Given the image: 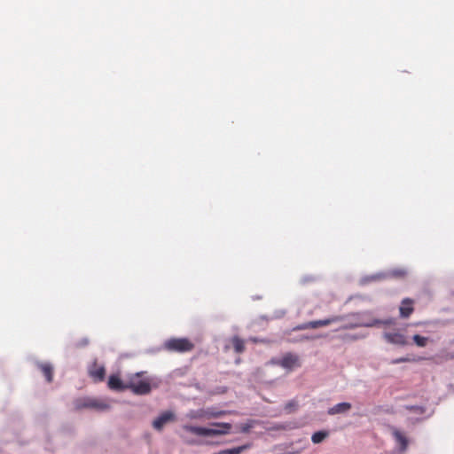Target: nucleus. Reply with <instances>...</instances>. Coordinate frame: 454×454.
Wrapping results in <instances>:
<instances>
[{
  "mask_svg": "<svg viewBox=\"0 0 454 454\" xmlns=\"http://www.w3.org/2000/svg\"><path fill=\"white\" fill-rule=\"evenodd\" d=\"M302 340H310V338L306 336V337H303Z\"/></svg>",
  "mask_w": 454,
  "mask_h": 454,
  "instance_id": "obj_26",
  "label": "nucleus"
},
{
  "mask_svg": "<svg viewBox=\"0 0 454 454\" xmlns=\"http://www.w3.org/2000/svg\"><path fill=\"white\" fill-rule=\"evenodd\" d=\"M411 360L408 357H401V358L393 360L392 364L406 363V362H411Z\"/></svg>",
  "mask_w": 454,
  "mask_h": 454,
  "instance_id": "obj_21",
  "label": "nucleus"
},
{
  "mask_svg": "<svg viewBox=\"0 0 454 454\" xmlns=\"http://www.w3.org/2000/svg\"><path fill=\"white\" fill-rule=\"evenodd\" d=\"M173 420H175V414L172 411H165L153 420V426L160 431L167 423Z\"/></svg>",
  "mask_w": 454,
  "mask_h": 454,
  "instance_id": "obj_9",
  "label": "nucleus"
},
{
  "mask_svg": "<svg viewBox=\"0 0 454 454\" xmlns=\"http://www.w3.org/2000/svg\"><path fill=\"white\" fill-rule=\"evenodd\" d=\"M328 435L329 433L327 431H317L312 434L311 441L313 443L317 444L322 442Z\"/></svg>",
  "mask_w": 454,
  "mask_h": 454,
  "instance_id": "obj_17",
  "label": "nucleus"
},
{
  "mask_svg": "<svg viewBox=\"0 0 454 454\" xmlns=\"http://www.w3.org/2000/svg\"><path fill=\"white\" fill-rule=\"evenodd\" d=\"M405 273L406 272L403 270L394 271V275L398 276V277H403L405 275Z\"/></svg>",
  "mask_w": 454,
  "mask_h": 454,
  "instance_id": "obj_25",
  "label": "nucleus"
},
{
  "mask_svg": "<svg viewBox=\"0 0 454 454\" xmlns=\"http://www.w3.org/2000/svg\"><path fill=\"white\" fill-rule=\"evenodd\" d=\"M354 320L344 328H356V327H372L379 325H390L392 320H380L369 317V313H356L353 314Z\"/></svg>",
  "mask_w": 454,
  "mask_h": 454,
  "instance_id": "obj_2",
  "label": "nucleus"
},
{
  "mask_svg": "<svg viewBox=\"0 0 454 454\" xmlns=\"http://www.w3.org/2000/svg\"><path fill=\"white\" fill-rule=\"evenodd\" d=\"M351 409V404L349 403H340L333 406L328 410V414L335 415L339 413H345Z\"/></svg>",
  "mask_w": 454,
  "mask_h": 454,
  "instance_id": "obj_14",
  "label": "nucleus"
},
{
  "mask_svg": "<svg viewBox=\"0 0 454 454\" xmlns=\"http://www.w3.org/2000/svg\"><path fill=\"white\" fill-rule=\"evenodd\" d=\"M341 319H342V317L336 316V317H330L327 319L309 321V329H316L318 327L327 326V325H331L332 323L338 322Z\"/></svg>",
  "mask_w": 454,
  "mask_h": 454,
  "instance_id": "obj_13",
  "label": "nucleus"
},
{
  "mask_svg": "<svg viewBox=\"0 0 454 454\" xmlns=\"http://www.w3.org/2000/svg\"><path fill=\"white\" fill-rule=\"evenodd\" d=\"M309 329V322L303 323L294 328V330H306Z\"/></svg>",
  "mask_w": 454,
  "mask_h": 454,
  "instance_id": "obj_23",
  "label": "nucleus"
},
{
  "mask_svg": "<svg viewBox=\"0 0 454 454\" xmlns=\"http://www.w3.org/2000/svg\"><path fill=\"white\" fill-rule=\"evenodd\" d=\"M249 448V445H242L232 449L220 450L219 452L214 454H240L243 450Z\"/></svg>",
  "mask_w": 454,
  "mask_h": 454,
  "instance_id": "obj_18",
  "label": "nucleus"
},
{
  "mask_svg": "<svg viewBox=\"0 0 454 454\" xmlns=\"http://www.w3.org/2000/svg\"><path fill=\"white\" fill-rule=\"evenodd\" d=\"M225 413H226L225 411H221L212 412L210 414H207V417L218 418V417L224 415Z\"/></svg>",
  "mask_w": 454,
  "mask_h": 454,
  "instance_id": "obj_22",
  "label": "nucleus"
},
{
  "mask_svg": "<svg viewBox=\"0 0 454 454\" xmlns=\"http://www.w3.org/2000/svg\"><path fill=\"white\" fill-rule=\"evenodd\" d=\"M74 405L77 410L82 408H92L98 411H106L109 408V405L107 403L94 398L77 399L74 402Z\"/></svg>",
  "mask_w": 454,
  "mask_h": 454,
  "instance_id": "obj_5",
  "label": "nucleus"
},
{
  "mask_svg": "<svg viewBox=\"0 0 454 454\" xmlns=\"http://www.w3.org/2000/svg\"><path fill=\"white\" fill-rule=\"evenodd\" d=\"M297 406V403L295 401H291L288 403L286 404V410H291L293 408H295Z\"/></svg>",
  "mask_w": 454,
  "mask_h": 454,
  "instance_id": "obj_24",
  "label": "nucleus"
},
{
  "mask_svg": "<svg viewBox=\"0 0 454 454\" xmlns=\"http://www.w3.org/2000/svg\"><path fill=\"white\" fill-rule=\"evenodd\" d=\"M163 348L169 352L184 353L192 351L194 344L187 338H170L164 342Z\"/></svg>",
  "mask_w": 454,
  "mask_h": 454,
  "instance_id": "obj_3",
  "label": "nucleus"
},
{
  "mask_svg": "<svg viewBox=\"0 0 454 454\" xmlns=\"http://www.w3.org/2000/svg\"><path fill=\"white\" fill-rule=\"evenodd\" d=\"M211 426H213L215 428H207V427H195V426H189L184 425L183 427L184 430L190 432L192 434L201 435V436H216V435H224L231 432V429L232 427L231 424L230 423H212Z\"/></svg>",
  "mask_w": 454,
  "mask_h": 454,
  "instance_id": "obj_1",
  "label": "nucleus"
},
{
  "mask_svg": "<svg viewBox=\"0 0 454 454\" xmlns=\"http://www.w3.org/2000/svg\"><path fill=\"white\" fill-rule=\"evenodd\" d=\"M252 424L250 423H246V424H243L240 427V431L242 433H248L250 431V429L252 428Z\"/></svg>",
  "mask_w": 454,
  "mask_h": 454,
  "instance_id": "obj_20",
  "label": "nucleus"
},
{
  "mask_svg": "<svg viewBox=\"0 0 454 454\" xmlns=\"http://www.w3.org/2000/svg\"><path fill=\"white\" fill-rule=\"evenodd\" d=\"M392 434L400 446V450L404 451L408 447V439L403 432L395 427H392Z\"/></svg>",
  "mask_w": 454,
  "mask_h": 454,
  "instance_id": "obj_12",
  "label": "nucleus"
},
{
  "mask_svg": "<svg viewBox=\"0 0 454 454\" xmlns=\"http://www.w3.org/2000/svg\"><path fill=\"white\" fill-rule=\"evenodd\" d=\"M413 341L414 343L418 346V347H420V348H424L427 345L428 343V338L427 337H423V336H420L419 334H415L413 337Z\"/></svg>",
  "mask_w": 454,
  "mask_h": 454,
  "instance_id": "obj_19",
  "label": "nucleus"
},
{
  "mask_svg": "<svg viewBox=\"0 0 454 454\" xmlns=\"http://www.w3.org/2000/svg\"><path fill=\"white\" fill-rule=\"evenodd\" d=\"M450 358H454V354L452 356H450Z\"/></svg>",
  "mask_w": 454,
  "mask_h": 454,
  "instance_id": "obj_27",
  "label": "nucleus"
},
{
  "mask_svg": "<svg viewBox=\"0 0 454 454\" xmlns=\"http://www.w3.org/2000/svg\"><path fill=\"white\" fill-rule=\"evenodd\" d=\"M128 389L137 395H146L151 391V384L148 380L141 379L140 373L131 377L127 383Z\"/></svg>",
  "mask_w": 454,
  "mask_h": 454,
  "instance_id": "obj_4",
  "label": "nucleus"
},
{
  "mask_svg": "<svg viewBox=\"0 0 454 454\" xmlns=\"http://www.w3.org/2000/svg\"><path fill=\"white\" fill-rule=\"evenodd\" d=\"M38 367L41 370L42 373L44 375L46 380L48 382H51L53 379L52 366L48 363H41L38 364Z\"/></svg>",
  "mask_w": 454,
  "mask_h": 454,
  "instance_id": "obj_15",
  "label": "nucleus"
},
{
  "mask_svg": "<svg viewBox=\"0 0 454 454\" xmlns=\"http://www.w3.org/2000/svg\"><path fill=\"white\" fill-rule=\"evenodd\" d=\"M107 386L110 389L115 391L128 389L127 383H124L118 375H111L108 379Z\"/></svg>",
  "mask_w": 454,
  "mask_h": 454,
  "instance_id": "obj_11",
  "label": "nucleus"
},
{
  "mask_svg": "<svg viewBox=\"0 0 454 454\" xmlns=\"http://www.w3.org/2000/svg\"><path fill=\"white\" fill-rule=\"evenodd\" d=\"M384 339L387 342L398 346H405L408 344L407 339L404 334L398 331L385 332L383 333Z\"/></svg>",
  "mask_w": 454,
  "mask_h": 454,
  "instance_id": "obj_7",
  "label": "nucleus"
},
{
  "mask_svg": "<svg viewBox=\"0 0 454 454\" xmlns=\"http://www.w3.org/2000/svg\"><path fill=\"white\" fill-rule=\"evenodd\" d=\"M414 301L410 298H405L402 301L401 306L399 308V312L401 317L407 318L409 317L414 311Z\"/></svg>",
  "mask_w": 454,
  "mask_h": 454,
  "instance_id": "obj_10",
  "label": "nucleus"
},
{
  "mask_svg": "<svg viewBox=\"0 0 454 454\" xmlns=\"http://www.w3.org/2000/svg\"><path fill=\"white\" fill-rule=\"evenodd\" d=\"M231 342H232L233 348L236 353L240 354V353L244 352L245 342L242 339H240L238 336H235L232 338Z\"/></svg>",
  "mask_w": 454,
  "mask_h": 454,
  "instance_id": "obj_16",
  "label": "nucleus"
},
{
  "mask_svg": "<svg viewBox=\"0 0 454 454\" xmlns=\"http://www.w3.org/2000/svg\"><path fill=\"white\" fill-rule=\"evenodd\" d=\"M273 363L287 370H293L301 366L299 356L291 352L286 353L280 360Z\"/></svg>",
  "mask_w": 454,
  "mask_h": 454,
  "instance_id": "obj_6",
  "label": "nucleus"
},
{
  "mask_svg": "<svg viewBox=\"0 0 454 454\" xmlns=\"http://www.w3.org/2000/svg\"><path fill=\"white\" fill-rule=\"evenodd\" d=\"M88 373L95 382H101L105 380L106 369L104 365L98 364L95 361L90 365Z\"/></svg>",
  "mask_w": 454,
  "mask_h": 454,
  "instance_id": "obj_8",
  "label": "nucleus"
}]
</instances>
